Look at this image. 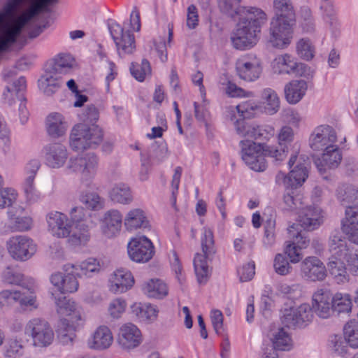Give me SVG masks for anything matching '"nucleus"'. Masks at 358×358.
<instances>
[{"mask_svg": "<svg viewBox=\"0 0 358 358\" xmlns=\"http://www.w3.org/2000/svg\"><path fill=\"white\" fill-rule=\"evenodd\" d=\"M236 133L244 138L240 141L242 159L255 171H264L267 166L264 158V145L257 143L255 140H266L275 134L271 126L260 127L243 121H236Z\"/></svg>", "mask_w": 358, "mask_h": 358, "instance_id": "obj_1", "label": "nucleus"}, {"mask_svg": "<svg viewBox=\"0 0 358 358\" xmlns=\"http://www.w3.org/2000/svg\"><path fill=\"white\" fill-rule=\"evenodd\" d=\"M29 22V0H7L0 12V52L15 43Z\"/></svg>", "mask_w": 358, "mask_h": 358, "instance_id": "obj_2", "label": "nucleus"}, {"mask_svg": "<svg viewBox=\"0 0 358 358\" xmlns=\"http://www.w3.org/2000/svg\"><path fill=\"white\" fill-rule=\"evenodd\" d=\"M241 17L231 36L232 46L239 50L253 48L258 41L261 27L267 20V15L262 9H253Z\"/></svg>", "mask_w": 358, "mask_h": 358, "instance_id": "obj_3", "label": "nucleus"}, {"mask_svg": "<svg viewBox=\"0 0 358 358\" xmlns=\"http://www.w3.org/2000/svg\"><path fill=\"white\" fill-rule=\"evenodd\" d=\"M103 138V130L97 124H77L71 130L69 146L73 151L82 152L96 148Z\"/></svg>", "mask_w": 358, "mask_h": 358, "instance_id": "obj_4", "label": "nucleus"}, {"mask_svg": "<svg viewBox=\"0 0 358 358\" xmlns=\"http://www.w3.org/2000/svg\"><path fill=\"white\" fill-rule=\"evenodd\" d=\"M201 248L202 253H196L193 264L197 280L199 283H205L210 274L208 260L216 253L213 230L204 227L201 236Z\"/></svg>", "mask_w": 358, "mask_h": 358, "instance_id": "obj_5", "label": "nucleus"}, {"mask_svg": "<svg viewBox=\"0 0 358 358\" xmlns=\"http://www.w3.org/2000/svg\"><path fill=\"white\" fill-rule=\"evenodd\" d=\"M308 164L306 156L292 155L288 162V166L291 169L288 176L282 171L278 172L275 176L276 182L285 188H296L301 185L308 176Z\"/></svg>", "mask_w": 358, "mask_h": 358, "instance_id": "obj_6", "label": "nucleus"}, {"mask_svg": "<svg viewBox=\"0 0 358 358\" xmlns=\"http://www.w3.org/2000/svg\"><path fill=\"white\" fill-rule=\"evenodd\" d=\"M296 20L273 15L268 29V42L274 48L285 49L292 43Z\"/></svg>", "mask_w": 358, "mask_h": 358, "instance_id": "obj_7", "label": "nucleus"}, {"mask_svg": "<svg viewBox=\"0 0 358 358\" xmlns=\"http://www.w3.org/2000/svg\"><path fill=\"white\" fill-rule=\"evenodd\" d=\"M24 334L30 338L32 345L38 348H48L55 340V333L50 323L39 317L32 318L26 323Z\"/></svg>", "mask_w": 358, "mask_h": 358, "instance_id": "obj_8", "label": "nucleus"}, {"mask_svg": "<svg viewBox=\"0 0 358 358\" xmlns=\"http://www.w3.org/2000/svg\"><path fill=\"white\" fill-rule=\"evenodd\" d=\"M7 252L12 259L24 262L30 259L37 251L34 240L25 235H15L6 242Z\"/></svg>", "mask_w": 358, "mask_h": 358, "instance_id": "obj_9", "label": "nucleus"}, {"mask_svg": "<svg viewBox=\"0 0 358 358\" xmlns=\"http://www.w3.org/2000/svg\"><path fill=\"white\" fill-rule=\"evenodd\" d=\"M313 319V310L308 303H302L296 307L285 308L280 320L288 328L304 327Z\"/></svg>", "mask_w": 358, "mask_h": 358, "instance_id": "obj_10", "label": "nucleus"}, {"mask_svg": "<svg viewBox=\"0 0 358 358\" xmlns=\"http://www.w3.org/2000/svg\"><path fill=\"white\" fill-rule=\"evenodd\" d=\"M63 270L65 275L55 273L51 275L50 280L51 284L61 293L76 292L79 287L76 276H80L78 267L75 264H66L64 265Z\"/></svg>", "mask_w": 358, "mask_h": 358, "instance_id": "obj_11", "label": "nucleus"}, {"mask_svg": "<svg viewBox=\"0 0 358 358\" xmlns=\"http://www.w3.org/2000/svg\"><path fill=\"white\" fill-rule=\"evenodd\" d=\"M337 138L336 131L332 126L320 124L314 128L310 134L308 144L313 151L320 152L337 145Z\"/></svg>", "mask_w": 358, "mask_h": 358, "instance_id": "obj_12", "label": "nucleus"}, {"mask_svg": "<svg viewBox=\"0 0 358 358\" xmlns=\"http://www.w3.org/2000/svg\"><path fill=\"white\" fill-rule=\"evenodd\" d=\"M236 70L241 79L248 82L255 81L262 72V61L255 54H245L236 60Z\"/></svg>", "mask_w": 358, "mask_h": 358, "instance_id": "obj_13", "label": "nucleus"}, {"mask_svg": "<svg viewBox=\"0 0 358 358\" xmlns=\"http://www.w3.org/2000/svg\"><path fill=\"white\" fill-rule=\"evenodd\" d=\"M329 252L331 256L327 263L328 271L337 284H344L350 280L348 269L341 258V252L332 236L329 239Z\"/></svg>", "mask_w": 358, "mask_h": 358, "instance_id": "obj_14", "label": "nucleus"}, {"mask_svg": "<svg viewBox=\"0 0 358 358\" xmlns=\"http://www.w3.org/2000/svg\"><path fill=\"white\" fill-rule=\"evenodd\" d=\"M127 252L129 258L138 263L149 262L155 254L152 243L144 236L133 238L128 243Z\"/></svg>", "mask_w": 358, "mask_h": 358, "instance_id": "obj_15", "label": "nucleus"}, {"mask_svg": "<svg viewBox=\"0 0 358 358\" xmlns=\"http://www.w3.org/2000/svg\"><path fill=\"white\" fill-rule=\"evenodd\" d=\"M142 342L143 336L137 326L131 322L120 326L118 330L117 343L122 350L130 352L140 346Z\"/></svg>", "mask_w": 358, "mask_h": 358, "instance_id": "obj_16", "label": "nucleus"}, {"mask_svg": "<svg viewBox=\"0 0 358 358\" xmlns=\"http://www.w3.org/2000/svg\"><path fill=\"white\" fill-rule=\"evenodd\" d=\"M302 278L310 281H323L327 277V269L324 263L315 256H309L300 263Z\"/></svg>", "mask_w": 358, "mask_h": 358, "instance_id": "obj_17", "label": "nucleus"}, {"mask_svg": "<svg viewBox=\"0 0 358 358\" xmlns=\"http://www.w3.org/2000/svg\"><path fill=\"white\" fill-rule=\"evenodd\" d=\"M322 154L314 159L320 173H325L337 169L342 161V152L338 145L320 150Z\"/></svg>", "mask_w": 358, "mask_h": 358, "instance_id": "obj_18", "label": "nucleus"}, {"mask_svg": "<svg viewBox=\"0 0 358 358\" xmlns=\"http://www.w3.org/2000/svg\"><path fill=\"white\" fill-rule=\"evenodd\" d=\"M51 294L55 300L58 314L67 317L66 319L72 323H79L83 320V310L81 306L65 296L57 297L52 292Z\"/></svg>", "mask_w": 358, "mask_h": 358, "instance_id": "obj_19", "label": "nucleus"}, {"mask_svg": "<svg viewBox=\"0 0 358 358\" xmlns=\"http://www.w3.org/2000/svg\"><path fill=\"white\" fill-rule=\"evenodd\" d=\"M109 29L119 55L130 54L134 52L136 48L135 40L129 31H124V28L117 23H112Z\"/></svg>", "mask_w": 358, "mask_h": 358, "instance_id": "obj_20", "label": "nucleus"}, {"mask_svg": "<svg viewBox=\"0 0 358 358\" xmlns=\"http://www.w3.org/2000/svg\"><path fill=\"white\" fill-rule=\"evenodd\" d=\"M114 341L111 329L105 324L97 327L87 341V347L93 350L103 351L111 347Z\"/></svg>", "mask_w": 358, "mask_h": 358, "instance_id": "obj_21", "label": "nucleus"}, {"mask_svg": "<svg viewBox=\"0 0 358 358\" xmlns=\"http://www.w3.org/2000/svg\"><path fill=\"white\" fill-rule=\"evenodd\" d=\"M341 252V258L345 262L348 271L353 275H358V250L350 247L345 239L338 233L331 235Z\"/></svg>", "mask_w": 358, "mask_h": 358, "instance_id": "obj_22", "label": "nucleus"}, {"mask_svg": "<svg viewBox=\"0 0 358 358\" xmlns=\"http://www.w3.org/2000/svg\"><path fill=\"white\" fill-rule=\"evenodd\" d=\"M49 231L57 238H66L71 233L72 222L66 214L51 212L47 217Z\"/></svg>", "mask_w": 358, "mask_h": 358, "instance_id": "obj_23", "label": "nucleus"}, {"mask_svg": "<svg viewBox=\"0 0 358 358\" xmlns=\"http://www.w3.org/2000/svg\"><path fill=\"white\" fill-rule=\"evenodd\" d=\"M134 284V278L131 273L124 268L115 270L108 278V289L117 294L126 292Z\"/></svg>", "mask_w": 358, "mask_h": 358, "instance_id": "obj_24", "label": "nucleus"}, {"mask_svg": "<svg viewBox=\"0 0 358 358\" xmlns=\"http://www.w3.org/2000/svg\"><path fill=\"white\" fill-rule=\"evenodd\" d=\"M313 310L321 318L330 317L332 310V296L329 290L319 289L312 296Z\"/></svg>", "mask_w": 358, "mask_h": 358, "instance_id": "obj_25", "label": "nucleus"}, {"mask_svg": "<svg viewBox=\"0 0 358 358\" xmlns=\"http://www.w3.org/2000/svg\"><path fill=\"white\" fill-rule=\"evenodd\" d=\"M298 213L299 221L305 229H315L323 223L322 210L318 207L312 206L302 207Z\"/></svg>", "mask_w": 358, "mask_h": 358, "instance_id": "obj_26", "label": "nucleus"}, {"mask_svg": "<svg viewBox=\"0 0 358 358\" xmlns=\"http://www.w3.org/2000/svg\"><path fill=\"white\" fill-rule=\"evenodd\" d=\"M341 229L351 242L358 245V208L348 206L345 208Z\"/></svg>", "mask_w": 358, "mask_h": 358, "instance_id": "obj_27", "label": "nucleus"}, {"mask_svg": "<svg viewBox=\"0 0 358 358\" xmlns=\"http://www.w3.org/2000/svg\"><path fill=\"white\" fill-rule=\"evenodd\" d=\"M122 217L117 210H110L105 213L101 230L102 234L106 238H113L117 236L122 227Z\"/></svg>", "mask_w": 358, "mask_h": 358, "instance_id": "obj_28", "label": "nucleus"}, {"mask_svg": "<svg viewBox=\"0 0 358 358\" xmlns=\"http://www.w3.org/2000/svg\"><path fill=\"white\" fill-rule=\"evenodd\" d=\"M81 162V182L85 186L90 187L92 183V179L95 177L97 172L99 158L95 154L89 152L82 155Z\"/></svg>", "mask_w": 358, "mask_h": 358, "instance_id": "obj_29", "label": "nucleus"}, {"mask_svg": "<svg viewBox=\"0 0 358 358\" xmlns=\"http://www.w3.org/2000/svg\"><path fill=\"white\" fill-rule=\"evenodd\" d=\"M68 123L62 114L52 113L45 119V128L48 134L53 138H59L66 134Z\"/></svg>", "mask_w": 358, "mask_h": 358, "instance_id": "obj_30", "label": "nucleus"}, {"mask_svg": "<svg viewBox=\"0 0 358 358\" xmlns=\"http://www.w3.org/2000/svg\"><path fill=\"white\" fill-rule=\"evenodd\" d=\"M68 150L61 143H52L46 147V162L52 169L62 167L68 158Z\"/></svg>", "mask_w": 358, "mask_h": 358, "instance_id": "obj_31", "label": "nucleus"}, {"mask_svg": "<svg viewBox=\"0 0 358 358\" xmlns=\"http://www.w3.org/2000/svg\"><path fill=\"white\" fill-rule=\"evenodd\" d=\"M36 286L33 279L27 280L25 287H22L21 290H15L16 303L23 309L37 308L36 296L35 294Z\"/></svg>", "mask_w": 358, "mask_h": 358, "instance_id": "obj_32", "label": "nucleus"}, {"mask_svg": "<svg viewBox=\"0 0 358 358\" xmlns=\"http://www.w3.org/2000/svg\"><path fill=\"white\" fill-rule=\"evenodd\" d=\"M308 89L307 82L303 80H293L285 85L286 101L290 104L298 103L304 96Z\"/></svg>", "mask_w": 358, "mask_h": 358, "instance_id": "obj_33", "label": "nucleus"}, {"mask_svg": "<svg viewBox=\"0 0 358 358\" xmlns=\"http://www.w3.org/2000/svg\"><path fill=\"white\" fill-rule=\"evenodd\" d=\"M336 196L341 205L351 206L358 203V187L352 183H341L336 187Z\"/></svg>", "mask_w": 358, "mask_h": 358, "instance_id": "obj_34", "label": "nucleus"}, {"mask_svg": "<svg viewBox=\"0 0 358 358\" xmlns=\"http://www.w3.org/2000/svg\"><path fill=\"white\" fill-rule=\"evenodd\" d=\"M79 323L69 322L67 319H61L57 330L59 342L63 345H73L76 338V329Z\"/></svg>", "mask_w": 358, "mask_h": 358, "instance_id": "obj_35", "label": "nucleus"}, {"mask_svg": "<svg viewBox=\"0 0 358 358\" xmlns=\"http://www.w3.org/2000/svg\"><path fill=\"white\" fill-rule=\"evenodd\" d=\"M241 0H217L220 10L231 18L246 16V13L252 12L251 10L259 9L255 7H243L240 6Z\"/></svg>", "mask_w": 358, "mask_h": 358, "instance_id": "obj_36", "label": "nucleus"}, {"mask_svg": "<svg viewBox=\"0 0 358 358\" xmlns=\"http://www.w3.org/2000/svg\"><path fill=\"white\" fill-rule=\"evenodd\" d=\"M63 83L61 76L52 72L48 69L38 80V86L41 90L47 96H51L57 92Z\"/></svg>", "mask_w": 358, "mask_h": 358, "instance_id": "obj_37", "label": "nucleus"}, {"mask_svg": "<svg viewBox=\"0 0 358 358\" xmlns=\"http://www.w3.org/2000/svg\"><path fill=\"white\" fill-rule=\"evenodd\" d=\"M124 226L129 231H134L148 226L149 222L144 210L141 208L130 210L124 217Z\"/></svg>", "mask_w": 358, "mask_h": 358, "instance_id": "obj_38", "label": "nucleus"}, {"mask_svg": "<svg viewBox=\"0 0 358 358\" xmlns=\"http://www.w3.org/2000/svg\"><path fill=\"white\" fill-rule=\"evenodd\" d=\"M133 315L145 322H153L158 316L159 310L150 303H135L131 306Z\"/></svg>", "mask_w": 358, "mask_h": 358, "instance_id": "obj_39", "label": "nucleus"}, {"mask_svg": "<svg viewBox=\"0 0 358 358\" xmlns=\"http://www.w3.org/2000/svg\"><path fill=\"white\" fill-rule=\"evenodd\" d=\"M143 291L148 297L162 299L169 294L167 285L159 279H150L143 285Z\"/></svg>", "mask_w": 358, "mask_h": 358, "instance_id": "obj_40", "label": "nucleus"}, {"mask_svg": "<svg viewBox=\"0 0 358 358\" xmlns=\"http://www.w3.org/2000/svg\"><path fill=\"white\" fill-rule=\"evenodd\" d=\"M92 224L83 223L75 224L73 229L71 228V233L68 236L69 242L73 245H85L90 239V229Z\"/></svg>", "mask_w": 358, "mask_h": 358, "instance_id": "obj_41", "label": "nucleus"}, {"mask_svg": "<svg viewBox=\"0 0 358 358\" xmlns=\"http://www.w3.org/2000/svg\"><path fill=\"white\" fill-rule=\"evenodd\" d=\"M78 199L87 210L98 211L104 207V199L95 192L82 191Z\"/></svg>", "mask_w": 358, "mask_h": 358, "instance_id": "obj_42", "label": "nucleus"}, {"mask_svg": "<svg viewBox=\"0 0 358 358\" xmlns=\"http://www.w3.org/2000/svg\"><path fill=\"white\" fill-rule=\"evenodd\" d=\"M74 64L73 58L69 55L60 54L55 57L47 68L52 72L61 76L69 72Z\"/></svg>", "mask_w": 358, "mask_h": 358, "instance_id": "obj_43", "label": "nucleus"}, {"mask_svg": "<svg viewBox=\"0 0 358 358\" xmlns=\"http://www.w3.org/2000/svg\"><path fill=\"white\" fill-rule=\"evenodd\" d=\"M296 61L288 54L276 57L272 62V69L277 74H292Z\"/></svg>", "mask_w": 358, "mask_h": 358, "instance_id": "obj_44", "label": "nucleus"}, {"mask_svg": "<svg viewBox=\"0 0 358 358\" xmlns=\"http://www.w3.org/2000/svg\"><path fill=\"white\" fill-rule=\"evenodd\" d=\"M352 308V299L350 294L336 292L332 296V310L338 314L350 313Z\"/></svg>", "mask_w": 358, "mask_h": 358, "instance_id": "obj_45", "label": "nucleus"}, {"mask_svg": "<svg viewBox=\"0 0 358 358\" xmlns=\"http://www.w3.org/2000/svg\"><path fill=\"white\" fill-rule=\"evenodd\" d=\"M262 98L264 108L269 115L275 114L280 109V99L277 93L271 88H266L262 91Z\"/></svg>", "mask_w": 358, "mask_h": 358, "instance_id": "obj_46", "label": "nucleus"}, {"mask_svg": "<svg viewBox=\"0 0 358 358\" xmlns=\"http://www.w3.org/2000/svg\"><path fill=\"white\" fill-rule=\"evenodd\" d=\"M110 197L113 201L122 204H129L132 201L131 189L124 183L115 185L110 192Z\"/></svg>", "mask_w": 358, "mask_h": 358, "instance_id": "obj_47", "label": "nucleus"}, {"mask_svg": "<svg viewBox=\"0 0 358 358\" xmlns=\"http://www.w3.org/2000/svg\"><path fill=\"white\" fill-rule=\"evenodd\" d=\"M26 88V80L24 77H20L16 81L6 87V91L3 93L4 99L9 105L19 103L17 101L18 94H24L23 92Z\"/></svg>", "mask_w": 358, "mask_h": 358, "instance_id": "obj_48", "label": "nucleus"}, {"mask_svg": "<svg viewBox=\"0 0 358 358\" xmlns=\"http://www.w3.org/2000/svg\"><path fill=\"white\" fill-rule=\"evenodd\" d=\"M274 15H281L285 19L296 20L295 11L291 0H273Z\"/></svg>", "mask_w": 358, "mask_h": 358, "instance_id": "obj_49", "label": "nucleus"}, {"mask_svg": "<svg viewBox=\"0 0 358 358\" xmlns=\"http://www.w3.org/2000/svg\"><path fill=\"white\" fill-rule=\"evenodd\" d=\"M9 216L10 227L13 231L24 232L29 231L34 226L33 219L30 216L14 217L10 212Z\"/></svg>", "mask_w": 358, "mask_h": 358, "instance_id": "obj_50", "label": "nucleus"}, {"mask_svg": "<svg viewBox=\"0 0 358 358\" xmlns=\"http://www.w3.org/2000/svg\"><path fill=\"white\" fill-rule=\"evenodd\" d=\"M343 336L345 341L353 348H358V322L350 320L343 327Z\"/></svg>", "mask_w": 358, "mask_h": 358, "instance_id": "obj_51", "label": "nucleus"}, {"mask_svg": "<svg viewBox=\"0 0 358 358\" xmlns=\"http://www.w3.org/2000/svg\"><path fill=\"white\" fill-rule=\"evenodd\" d=\"M35 175L33 173L27 174L23 183V189L26 199L31 203L36 202L41 199V192L36 188L34 180Z\"/></svg>", "mask_w": 358, "mask_h": 358, "instance_id": "obj_52", "label": "nucleus"}, {"mask_svg": "<svg viewBox=\"0 0 358 358\" xmlns=\"http://www.w3.org/2000/svg\"><path fill=\"white\" fill-rule=\"evenodd\" d=\"M272 342L273 345V348L276 350H289L292 346L289 335L283 329H280L273 334Z\"/></svg>", "mask_w": 358, "mask_h": 358, "instance_id": "obj_53", "label": "nucleus"}, {"mask_svg": "<svg viewBox=\"0 0 358 358\" xmlns=\"http://www.w3.org/2000/svg\"><path fill=\"white\" fill-rule=\"evenodd\" d=\"M256 109V106H254L253 103L250 102H243L238 105H237L236 107L232 108L231 110V120H234V119L236 118L234 116L235 111H237L238 115L240 117H242V119H236L234 122V125L236 126V121H243L246 122L244 119L245 118H250L254 116L255 115V110Z\"/></svg>", "mask_w": 358, "mask_h": 358, "instance_id": "obj_54", "label": "nucleus"}, {"mask_svg": "<svg viewBox=\"0 0 358 358\" xmlns=\"http://www.w3.org/2000/svg\"><path fill=\"white\" fill-rule=\"evenodd\" d=\"M296 48L298 55L303 59L309 61L313 58L315 48L308 38H301L297 42Z\"/></svg>", "mask_w": 358, "mask_h": 358, "instance_id": "obj_55", "label": "nucleus"}, {"mask_svg": "<svg viewBox=\"0 0 358 358\" xmlns=\"http://www.w3.org/2000/svg\"><path fill=\"white\" fill-rule=\"evenodd\" d=\"M3 278L8 284L19 285L22 287H25L27 280L30 279L25 278L20 272L13 271L9 267L3 271Z\"/></svg>", "mask_w": 358, "mask_h": 358, "instance_id": "obj_56", "label": "nucleus"}, {"mask_svg": "<svg viewBox=\"0 0 358 358\" xmlns=\"http://www.w3.org/2000/svg\"><path fill=\"white\" fill-rule=\"evenodd\" d=\"M127 308V302L122 298L113 299L108 304L107 310L108 315L112 319H119L124 313Z\"/></svg>", "mask_w": 358, "mask_h": 358, "instance_id": "obj_57", "label": "nucleus"}, {"mask_svg": "<svg viewBox=\"0 0 358 358\" xmlns=\"http://www.w3.org/2000/svg\"><path fill=\"white\" fill-rule=\"evenodd\" d=\"M87 209L83 206H75L69 211L70 220L72 224H92L90 215L86 211Z\"/></svg>", "mask_w": 358, "mask_h": 358, "instance_id": "obj_58", "label": "nucleus"}, {"mask_svg": "<svg viewBox=\"0 0 358 358\" xmlns=\"http://www.w3.org/2000/svg\"><path fill=\"white\" fill-rule=\"evenodd\" d=\"M273 268L275 272L280 275H287L289 274L292 270V267L290 266L287 257L280 253L275 256Z\"/></svg>", "mask_w": 358, "mask_h": 358, "instance_id": "obj_59", "label": "nucleus"}, {"mask_svg": "<svg viewBox=\"0 0 358 358\" xmlns=\"http://www.w3.org/2000/svg\"><path fill=\"white\" fill-rule=\"evenodd\" d=\"M130 71L132 76L138 81H143L147 75H150L151 68L147 59H143L141 64H131Z\"/></svg>", "mask_w": 358, "mask_h": 358, "instance_id": "obj_60", "label": "nucleus"}, {"mask_svg": "<svg viewBox=\"0 0 358 358\" xmlns=\"http://www.w3.org/2000/svg\"><path fill=\"white\" fill-rule=\"evenodd\" d=\"M81 124L87 125L96 124L99 117V112L94 105L87 106L79 115Z\"/></svg>", "mask_w": 358, "mask_h": 358, "instance_id": "obj_61", "label": "nucleus"}, {"mask_svg": "<svg viewBox=\"0 0 358 358\" xmlns=\"http://www.w3.org/2000/svg\"><path fill=\"white\" fill-rule=\"evenodd\" d=\"M299 225L293 224L287 229L289 237L302 250L307 248L309 244V239L299 231Z\"/></svg>", "mask_w": 358, "mask_h": 358, "instance_id": "obj_62", "label": "nucleus"}, {"mask_svg": "<svg viewBox=\"0 0 358 358\" xmlns=\"http://www.w3.org/2000/svg\"><path fill=\"white\" fill-rule=\"evenodd\" d=\"M17 197V192L10 187L0 188V209L11 206Z\"/></svg>", "mask_w": 358, "mask_h": 358, "instance_id": "obj_63", "label": "nucleus"}, {"mask_svg": "<svg viewBox=\"0 0 358 358\" xmlns=\"http://www.w3.org/2000/svg\"><path fill=\"white\" fill-rule=\"evenodd\" d=\"M78 267L80 276L82 275H88L92 273H97L100 271L99 262L94 258H89L80 264H76Z\"/></svg>", "mask_w": 358, "mask_h": 358, "instance_id": "obj_64", "label": "nucleus"}]
</instances>
